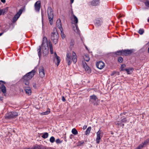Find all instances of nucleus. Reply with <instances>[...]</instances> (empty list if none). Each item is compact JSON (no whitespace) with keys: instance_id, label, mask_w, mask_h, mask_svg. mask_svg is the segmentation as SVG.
<instances>
[{"instance_id":"obj_1","label":"nucleus","mask_w":149,"mask_h":149,"mask_svg":"<svg viewBox=\"0 0 149 149\" xmlns=\"http://www.w3.org/2000/svg\"><path fill=\"white\" fill-rule=\"evenodd\" d=\"M36 72V70L35 69H34L23 76L22 79L23 83L26 85H28L29 84V81L34 76Z\"/></svg>"},{"instance_id":"obj_2","label":"nucleus","mask_w":149,"mask_h":149,"mask_svg":"<svg viewBox=\"0 0 149 149\" xmlns=\"http://www.w3.org/2000/svg\"><path fill=\"white\" fill-rule=\"evenodd\" d=\"M72 60L74 63H76L77 61V56L74 52L72 51V54L70 53H67L66 54V61L68 65L71 63Z\"/></svg>"},{"instance_id":"obj_3","label":"nucleus","mask_w":149,"mask_h":149,"mask_svg":"<svg viewBox=\"0 0 149 149\" xmlns=\"http://www.w3.org/2000/svg\"><path fill=\"white\" fill-rule=\"evenodd\" d=\"M41 49L42 50V54L44 56L47 55L49 52L48 45L39 46V48L38 50V54L39 58H40L41 56Z\"/></svg>"},{"instance_id":"obj_4","label":"nucleus","mask_w":149,"mask_h":149,"mask_svg":"<svg viewBox=\"0 0 149 149\" xmlns=\"http://www.w3.org/2000/svg\"><path fill=\"white\" fill-rule=\"evenodd\" d=\"M58 38L59 34L56 30L54 29L53 32L51 34V39L55 44L57 43Z\"/></svg>"},{"instance_id":"obj_5","label":"nucleus","mask_w":149,"mask_h":149,"mask_svg":"<svg viewBox=\"0 0 149 149\" xmlns=\"http://www.w3.org/2000/svg\"><path fill=\"white\" fill-rule=\"evenodd\" d=\"M47 12L49 23L51 25H52L53 22V13L52 9L51 7L48 8Z\"/></svg>"},{"instance_id":"obj_6","label":"nucleus","mask_w":149,"mask_h":149,"mask_svg":"<svg viewBox=\"0 0 149 149\" xmlns=\"http://www.w3.org/2000/svg\"><path fill=\"white\" fill-rule=\"evenodd\" d=\"M18 115L17 112L15 111L10 112L7 113L5 116V118L8 119L16 118Z\"/></svg>"},{"instance_id":"obj_7","label":"nucleus","mask_w":149,"mask_h":149,"mask_svg":"<svg viewBox=\"0 0 149 149\" xmlns=\"http://www.w3.org/2000/svg\"><path fill=\"white\" fill-rule=\"evenodd\" d=\"M6 82L2 81H0V93L2 91L3 93H6V89L4 84Z\"/></svg>"},{"instance_id":"obj_8","label":"nucleus","mask_w":149,"mask_h":149,"mask_svg":"<svg viewBox=\"0 0 149 149\" xmlns=\"http://www.w3.org/2000/svg\"><path fill=\"white\" fill-rule=\"evenodd\" d=\"M23 10L22 9H21L19 10V11L15 15L14 17H13L12 21L13 22H15L17 20L18 18L19 17L20 15L22 13Z\"/></svg>"},{"instance_id":"obj_9","label":"nucleus","mask_w":149,"mask_h":149,"mask_svg":"<svg viewBox=\"0 0 149 149\" xmlns=\"http://www.w3.org/2000/svg\"><path fill=\"white\" fill-rule=\"evenodd\" d=\"M97 99V97L95 95H93L90 96L89 101L90 102H91L92 103H93L94 105H98V104H96L94 102L96 101Z\"/></svg>"},{"instance_id":"obj_10","label":"nucleus","mask_w":149,"mask_h":149,"mask_svg":"<svg viewBox=\"0 0 149 149\" xmlns=\"http://www.w3.org/2000/svg\"><path fill=\"white\" fill-rule=\"evenodd\" d=\"M103 133L101 131L99 130L97 133L96 143H100V140L102 137Z\"/></svg>"},{"instance_id":"obj_11","label":"nucleus","mask_w":149,"mask_h":149,"mask_svg":"<svg viewBox=\"0 0 149 149\" xmlns=\"http://www.w3.org/2000/svg\"><path fill=\"white\" fill-rule=\"evenodd\" d=\"M41 1H38L36 2L34 5L35 10L37 12H39L41 7Z\"/></svg>"},{"instance_id":"obj_12","label":"nucleus","mask_w":149,"mask_h":149,"mask_svg":"<svg viewBox=\"0 0 149 149\" xmlns=\"http://www.w3.org/2000/svg\"><path fill=\"white\" fill-rule=\"evenodd\" d=\"M39 74L40 77L43 78L44 77L45 74V73L44 72V68L42 66H40L39 68Z\"/></svg>"},{"instance_id":"obj_13","label":"nucleus","mask_w":149,"mask_h":149,"mask_svg":"<svg viewBox=\"0 0 149 149\" xmlns=\"http://www.w3.org/2000/svg\"><path fill=\"white\" fill-rule=\"evenodd\" d=\"M102 22V19L100 18L95 19L94 21L95 25L98 26L101 25Z\"/></svg>"},{"instance_id":"obj_14","label":"nucleus","mask_w":149,"mask_h":149,"mask_svg":"<svg viewBox=\"0 0 149 149\" xmlns=\"http://www.w3.org/2000/svg\"><path fill=\"white\" fill-rule=\"evenodd\" d=\"M133 52L132 49L123 50V55L127 56L130 55Z\"/></svg>"},{"instance_id":"obj_15","label":"nucleus","mask_w":149,"mask_h":149,"mask_svg":"<svg viewBox=\"0 0 149 149\" xmlns=\"http://www.w3.org/2000/svg\"><path fill=\"white\" fill-rule=\"evenodd\" d=\"M96 65L97 67L98 68L101 69L104 67L105 65L103 62L101 61H99L96 63Z\"/></svg>"},{"instance_id":"obj_16","label":"nucleus","mask_w":149,"mask_h":149,"mask_svg":"<svg viewBox=\"0 0 149 149\" xmlns=\"http://www.w3.org/2000/svg\"><path fill=\"white\" fill-rule=\"evenodd\" d=\"M56 25L58 29H60L61 31H63V29L61 23L60 19H57L56 21Z\"/></svg>"},{"instance_id":"obj_17","label":"nucleus","mask_w":149,"mask_h":149,"mask_svg":"<svg viewBox=\"0 0 149 149\" xmlns=\"http://www.w3.org/2000/svg\"><path fill=\"white\" fill-rule=\"evenodd\" d=\"M72 17H73L72 20L74 22V23L75 24V25L76 26V28L77 29H77H78V26L77 25V24L78 22V19L77 17L74 15H72Z\"/></svg>"},{"instance_id":"obj_18","label":"nucleus","mask_w":149,"mask_h":149,"mask_svg":"<svg viewBox=\"0 0 149 149\" xmlns=\"http://www.w3.org/2000/svg\"><path fill=\"white\" fill-rule=\"evenodd\" d=\"M24 91L26 93L29 95H30L32 93V91L31 88L29 86L25 87L24 89Z\"/></svg>"},{"instance_id":"obj_19","label":"nucleus","mask_w":149,"mask_h":149,"mask_svg":"<svg viewBox=\"0 0 149 149\" xmlns=\"http://www.w3.org/2000/svg\"><path fill=\"white\" fill-rule=\"evenodd\" d=\"M99 3V0H93L91 2V5L93 6L98 5Z\"/></svg>"},{"instance_id":"obj_20","label":"nucleus","mask_w":149,"mask_h":149,"mask_svg":"<svg viewBox=\"0 0 149 149\" xmlns=\"http://www.w3.org/2000/svg\"><path fill=\"white\" fill-rule=\"evenodd\" d=\"M47 45H48L47 38L46 37H44L43 38L41 46H47Z\"/></svg>"},{"instance_id":"obj_21","label":"nucleus","mask_w":149,"mask_h":149,"mask_svg":"<svg viewBox=\"0 0 149 149\" xmlns=\"http://www.w3.org/2000/svg\"><path fill=\"white\" fill-rule=\"evenodd\" d=\"M82 65L83 67L85 69L86 71H88L89 70V67L88 66L87 64L86 63L85 61H82Z\"/></svg>"},{"instance_id":"obj_22","label":"nucleus","mask_w":149,"mask_h":149,"mask_svg":"<svg viewBox=\"0 0 149 149\" xmlns=\"http://www.w3.org/2000/svg\"><path fill=\"white\" fill-rule=\"evenodd\" d=\"M49 45L50 53L51 54H53V48L52 44L51 42H49Z\"/></svg>"},{"instance_id":"obj_23","label":"nucleus","mask_w":149,"mask_h":149,"mask_svg":"<svg viewBox=\"0 0 149 149\" xmlns=\"http://www.w3.org/2000/svg\"><path fill=\"white\" fill-rule=\"evenodd\" d=\"M55 54H56L55 57L57 61V65L58 66L59 65V64L60 62L61 59L60 57L57 55L56 53H55Z\"/></svg>"},{"instance_id":"obj_24","label":"nucleus","mask_w":149,"mask_h":149,"mask_svg":"<svg viewBox=\"0 0 149 149\" xmlns=\"http://www.w3.org/2000/svg\"><path fill=\"white\" fill-rule=\"evenodd\" d=\"M133 70L134 69L133 68L129 69L126 68V70H125V71H126L127 74H131L132 72H133Z\"/></svg>"},{"instance_id":"obj_25","label":"nucleus","mask_w":149,"mask_h":149,"mask_svg":"<svg viewBox=\"0 0 149 149\" xmlns=\"http://www.w3.org/2000/svg\"><path fill=\"white\" fill-rule=\"evenodd\" d=\"M91 129V127H88L85 132V134L86 135H88L90 134Z\"/></svg>"},{"instance_id":"obj_26","label":"nucleus","mask_w":149,"mask_h":149,"mask_svg":"<svg viewBox=\"0 0 149 149\" xmlns=\"http://www.w3.org/2000/svg\"><path fill=\"white\" fill-rule=\"evenodd\" d=\"M115 54L118 55H123V50L117 51L115 52Z\"/></svg>"},{"instance_id":"obj_27","label":"nucleus","mask_w":149,"mask_h":149,"mask_svg":"<svg viewBox=\"0 0 149 149\" xmlns=\"http://www.w3.org/2000/svg\"><path fill=\"white\" fill-rule=\"evenodd\" d=\"M74 41L73 40H72L70 42V49H72L74 47Z\"/></svg>"},{"instance_id":"obj_28","label":"nucleus","mask_w":149,"mask_h":149,"mask_svg":"<svg viewBox=\"0 0 149 149\" xmlns=\"http://www.w3.org/2000/svg\"><path fill=\"white\" fill-rule=\"evenodd\" d=\"M83 57L85 61L87 62L89 61L90 60V58L88 55H84L83 56Z\"/></svg>"},{"instance_id":"obj_29","label":"nucleus","mask_w":149,"mask_h":149,"mask_svg":"<svg viewBox=\"0 0 149 149\" xmlns=\"http://www.w3.org/2000/svg\"><path fill=\"white\" fill-rule=\"evenodd\" d=\"M34 149H45L43 146L42 145L36 146L34 147Z\"/></svg>"},{"instance_id":"obj_30","label":"nucleus","mask_w":149,"mask_h":149,"mask_svg":"<svg viewBox=\"0 0 149 149\" xmlns=\"http://www.w3.org/2000/svg\"><path fill=\"white\" fill-rule=\"evenodd\" d=\"M48 135L49 134L48 133L45 132L43 134V135L42 136V137L44 139H46L47 138Z\"/></svg>"},{"instance_id":"obj_31","label":"nucleus","mask_w":149,"mask_h":149,"mask_svg":"<svg viewBox=\"0 0 149 149\" xmlns=\"http://www.w3.org/2000/svg\"><path fill=\"white\" fill-rule=\"evenodd\" d=\"M114 123L116 125L121 127L122 123L121 121H116L114 122Z\"/></svg>"},{"instance_id":"obj_32","label":"nucleus","mask_w":149,"mask_h":149,"mask_svg":"<svg viewBox=\"0 0 149 149\" xmlns=\"http://www.w3.org/2000/svg\"><path fill=\"white\" fill-rule=\"evenodd\" d=\"M72 132L74 135H77L78 134V132L75 128H73L72 129Z\"/></svg>"},{"instance_id":"obj_33","label":"nucleus","mask_w":149,"mask_h":149,"mask_svg":"<svg viewBox=\"0 0 149 149\" xmlns=\"http://www.w3.org/2000/svg\"><path fill=\"white\" fill-rule=\"evenodd\" d=\"M144 29H140L139 30L138 33L140 35H142L144 33Z\"/></svg>"},{"instance_id":"obj_34","label":"nucleus","mask_w":149,"mask_h":149,"mask_svg":"<svg viewBox=\"0 0 149 149\" xmlns=\"http://www.w3.org/2000/svg\"><path fill=\"white\" fill-rule=\"evenodd\" d=\"M120 121H121L122 123H127V118L126 117L122 119Z\"/></svg>"},{"instance_id":"obj_35","label":"nucleus","mask_w":149,"mask_h":149,"mask_svg":"<svg viewBox=\"0 0 149 149\" xmlns=\"http://www.w3.org/2000/svg\"><path fill=\"white\" fill-rule=\"evenodd\" d=\"M50 141L52 143H53L55 141V138L53 136H51L49 139Z\"/></svg>"},{"instance_id":"obj_36","label":"nucleus","mask_w":149,"mask_h":149,"mask_svg":"<svg viewBox=\"0 0 149 149\" xmlns=\"http://www.w3.org/2000/svg\"><path fill=\"white\" fill-rule=\"evenodd\" d=\"M145 146L143 143H142L141 144H140L139 145V146L137 147L138 149H140L144 147Z\"/></svg>"},{"instance_id":"obj_37","label":"nucleus","mask_w":149,"mask_h":149,"mask_svg":"<svg viewBox=\"0 0 149 149\" xmlns=\"http://www.w3.org/2000/svg\"><path fill=\"white\" fill-rule=\"evenodd\" d=\"M117 73L118 75H119V72H117L116 71H113L111 72V76H113L115 75V74H116Z\"/></svg>"},{"instance_id":"obj_38","label":"nucleus","mask_w":149,"mask_h":149,"mask_svg":"<svg viewBox=\"0 0 149 149\" xmlns=\"http://www.w3.org/2000/svg\"><path fill=\"white\" fill-rule=\"evenodd\" d=\"M123 61V59L121 57H119L118 58V61L119 63H122Z\"/></svg>"},{"instance_id":"obj_39","label":"nucleus","mask_w":149,"mask_h":149,"mask_svg":"<svg viewBox=\"0 0 149 149\" xmlns=\"http://www.w3.org/2000/svg\"><path fill=\"white\" fill-rule=\"evenodd\" d=\"M50 111H47L45 112L42 113L43 114V115H47L49 114L50 113Z\"/></svg>"},{"instance_id":"obj_40","label":"nucleus","mask_w":149,"mask_h":149,"mask_svg":"<svg viewBox=\"0 0 149 149\" xmlns=\"http://www.w3.org/2000/svg\"><path fill=\"white\" fill-rule=\"evenodd\" d=\"M56 142L57 143H62L61 141L59 139H57L56 141Z\"/></svg>"},{"instance_id":"obj_41","label":"nucleus","mask_w":149,"mask_h":149,"mask_svg":"<svg viewBox=\"0 0 149 149\" xmlns=\"http://www.w3.org/2000/svg\"><path fill=\"white\" fill-rule=\"evenodd\" d=\"M145 4L146 6L148 7H149V1H147L145 3Z\"/></svg>"},{"instance_id":"obj_42","label":"nucleus","mask_w":149,"mask_h":149,"mask_svg":"<svg viewBox=\"0 0 149 149\" xmlns=\"http://www.w3.org/2000/svg\"><path fill=\"white\" fill-rule=\"evenodd\" d=\"M61 35L62 38L63 39L65 37V35L63 34V33L61 32Z\"/></svg>"},{"instance_id":"obj_43","label":"nucleus","mask_w":149,"mask_h":149,"mask_svg":"<svg viewBox=\"0 0 149 149\" xmlns=\"http://www.w3.org/2000/svg\"><path fill=\"white\" fill-rule=\"evenodd\" d=\"M148 142L146 140L143 143V144H144V146H145L148 143Z\"/></svg>"},{"instance_id":"obj_44","label":"nucleus","mask_w":149,"mask_h":149,"mask_svg":"<svg viewBox=\"0 0 149 149\" xmlns=\"http://www.w3.org/2000/svg\"><path fill=\"white\" fill-rule=\"evenodd\" d=\"M33 87L34 88H35V89L36 88H37L36 84V83H33Z\"/></svg>"},{"instance_id":"obj_45","label":"nucleus","mask_w":149,"mask_h":149,"mask_svg":"<svg viewBox=\"0 0 149 149\" xmlns=\"http://www.w3.org/2000/svg\"><path fill=\"white\" fill-rule=\"evenodd\" d=\"M8 9L7 8L5 9L4 10V11H3V14L4 13H6L8 11Z\"/></svg>"},{"instance_id":"obj_46","label":"nucleus","mask_w":149,"mask_h":149,"mask_svg":"<svg viewBox=\"0 0 149 149\" xmlns=\"http://www.w3.org/2000/svg\"><path fill=\"white\" fill-rule=\"evenodd\" d=\"M126 66V65H125L122 64L120 68H124Z\"/></svg>"},{"instance_id":"obj_47","label":"nucleus","mask_w":149,"mask_h":149,"mask_svg":"<svg viewBox=\"0 0 149 149\" xmlns=\"http://www.w3.org/2000/svg\"><path fill=\"white\" fill-rule=\"evenodd\" d=\"M62 100L63 102H65L66 101L65 99L63 96H62Z\"/></svg>"},{"instance_id":"obj_48","label":"nucleus","mask_w":149,"mask_h":149,"mask_svg":"<svg viewBox=\"0 0 149 149\" xmlns=\"http://www.w3.org/2000/svg\"><path fill=\"white\" fill-rule=\"evenodd\" d=\"M127 113L126 112H123V113H121L120 114V116H122L123 115H125Z\"/></svg>"},{"instance_id":"obj_49","label":"nucleus","mask_w":149,"mask_h":149,"mask_svg":"<svg viewBox=\"0 0 149 149\" xmlns=\"http://www.w3.org/2000/svg\"><path fill=\"white\" fill-rule=\"evenodd\" d=\"M79 143L81 145H82L84 143V141H80Z\"/></svg>"},{"instance_id":"obj_50","label":"nucleus","mask_w":149,"mask_h":149,"mask_svg":"<svg viewBox=\"0 0 149 149\" xmlns=\"http://www.w3.org/2000/svg\"><path fill=\"white\" fill-rule=\"evenodd\" d=\"M87 126L86 125H84L83 127V129L84 130L86 129V128H87Z\"/></svg>"},{"instance_id":"obj_51","label":"nucleus","mask_w":149,"mask_h":149,"mask_svg":"<svg viewBox=\"0 0 149 149\" xmlns=\"http://www.w3.org/2000/svg\"><path fill=\"white\" fill-rule=\"evenodd\" d=\"M3 12V10L0 9V15H1Z\"/></svg>"},{"instance_id":"obj_52","label":"nucleus","mask_w":149,"mask_h":149,"mask_svg":"<svg viewBox=\"0 0 149 149\" xmlns=\"http://www.w3.org/2000/svg\"><path fill=\"white\" fill-rule=\"evenodd\" d=\"M121 70L122 71H125V70H126V69L124 68H120Z\"/></svg>"},{"instance_id":"obj_53","label":"nucleus","mask_w":149,"mask_h":149,"mask_svg":"<svg viewBox=\"0 0 149 149\" xmlns=\"http://www.w3.org/2000/svg\"><path fill=\"white\" fill-rule=\"evenodd\" d=\"M1 2L3 3H5L6 2V0H1Z\"/></svg>"},{"instance_id":"obj_54","label":"nucleus","mask_w":149,"mask_h":149,"mask_svg":"<svg viewBox=\"0 0 149 149\" xmlns=\"http://www.w3.org/2000/svg\"><path fill=\"white\" fill-rule=\"evenodd\" d=\"M124 126V123H122L121 124V127H122L123 128Z\"/></svg>"},{"instance_id":"obj_55","label":"nucleus","mask_w":149,"mask_h":149,"mask_svg":"<svg viewBox=\"0 0 149 149\" xmlns=\"http://www.w3.org/2000/svg\"><path fill=\"white\" fill-rule=\"evenodd\" d=\"M70 3L72 4L74 2V0H70Z\"/></svg>"},{"instance_id":"obj_56","label":"nucleus","mask_w":149,"mask_h":149,"mask_svg":"<svg viewBox=\"0 0 149 149\" xmlns=\"http://www.w3.org/2000/svg\"><path fill=\"white\" fill-rule=\"evenodd\" d=\"M0 99L2 101L3 100V97H0Z\"/></svg>"},{"instance_id":"obj_57","label":"nucleus","mask_w":149,"mask_h":149,"mask_svg":"<svg viewBox=\"0 0 149 149\" xmlns=\"http://www.w3.org/2000/svg\"><path fill=\"white\" fill-rule=\"evenodd\" d=\"M3 33V32L1 33H0V36H1Z\"/></svg>"},{"instance_id":"obj_58","label":"nucleus","mask_w":149,"mask_h":149,"mask_svg":"<svg viewBox=\"0 0 149 149\" xmlns=\"http://www.w3.org/2000/svg\"><path fill=\"white\" fill-rule=\"evenodd\" d=\"M146 140L148 142H149V138L148 139H146Z\"/></svg>"},{"instance_id":"obj_59","label":"nucleus","mask_w":149,"mask_h":149,"mask_svg":"<svg viewBox=\"0 0 149 149\" xmlns=\"http://www.w3.org/2000/svg\"><path fill=\"white\" fill-rule=\"evenodd\" d=\"M148 22H149V19H148Z\"/></svg>"},{"instance_id":"obj_60","label":"nucleus","mask_w":149,"mask_h":149,"mask_svg":"<svg viewBox=\"0 0 149 149\" xmlns=\"http://www.w3.org/2000/svg\"><path fill=\"white\" fill-rule=\"evenodd\" d=\"M148 52L149 53V47L148 48Z\"/></svg>"},{"instance_id":"obj_61","label":"nucleus","mask_w":149,"mask_h":149,"mask_svg":"<svg viewBox=\"0 0 149 149\" xmlns=\"http://www.w3.org/2000/svg\"><path fill=\"white\" fill-rule=\"evenodd\" d=\"M86 48H87V47L86 46Z\"/></svg>"}]
</instances>
